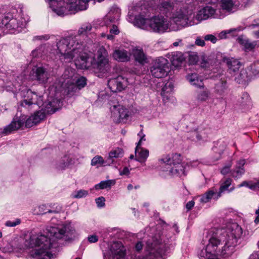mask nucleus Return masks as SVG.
Masks as SVG:
<instances>
[{
  "instance_id": "nucleus-16",
  "label": "nucleus",
  "mask_w": 259,
  "mask_h": 259,
  "mask_svg": "<svg viewBox=\"0 0 259 259\" xmlns=\"http://www.w3.org/2000/svg\"><path fill=\"white\" fill-rule=\"evenodd\" d=\"M75 75V70L74 69L67 68L62 75V79L64 80L62 81V85L69 90L70 84H73L74 82L75 78H77Z\"/></svg>"
},
{
  "instance_id": "nucleus-18",
  "label": "nucleus",
  "mask_w": 259,
  "mask_h": 259,
  "mask_svg": "<svg viewBox=\"0 0 259 259\" xmlns=\"http://www.w3.org/2000/svg\"><path fill=\"white\" fill-rule=\"evenodd\" d=\"M120 10L117 6H113L108 14L105 17L104 21L107 26L117 20L120 16Z\"/></svg>"
},
{
  "instance_id": "nucleus-43",
  "label": "nucleus",
  "mask_w": 259,
  "mask_h": 259,
  "mask_svg": "<svg viewBox=\"0 0 259 259\" xmlns=\"http://www.w3.org/2000/svg\"><path fill=\"white\" fill-rule=\"evenodd\" d=\"M248 70L251 73L252 77L259 74V62L252 64Z\"/></svg>"
},
{
  "instance_id": "nucleus-20",
  "label": "nucleus",
  "mask_w": 259,
  "mask_h": 259,
  "mask_svg": "<svg viewBox=\"0 0 259 259\" xmlns=\"http://www.w3.org/2000/svg\"><path fill=\"white\" fill-rule=\"evenodd\" d=\"M223 61L226 63L228 67L230 73H235L240 67V62L237 59L233 58H228L225 57Z\"/></svg>"
},
{
  "instance_id": "nucleus-38",
  "label": "nucleus",
  "mask_w": 259,
  "mask_h": 259,
  "mask_svg": "<svg viewBox=\"0 0 259 259\" xmlns=\"http://www.w3.org/2000/svg\"><path fill=\"white\" fill-rule=\"evenodd\" d=\"M215 194V192L213 190H209L201 196L200 201L203 203H207L210 200Z\"/></svg>"
},
{
  "instance_id": "nucleus-9",
  "label": "nucleus",
  "mask_w": 259,
  "mask_h": 259,
  "mask_svg": "<svg viewBox=\"0 0 259 259\" xmlns=\"http://www.w3.org/2000/svg\"><path fill=\"white\" fill-rule=\"evenodd\" d=\"M23 96L24 99L20 102V105L24 107L27 106H37L38 107L42 106V107H45L46 104L48 102V100L44 103L42 96L31 90H27L25 94L24 93Z\"/></svg>"
},
{
  "instance_id": "nucleus-8",
  "label": "nucleus",
  "mask_w": 259,
  "mask_h": 259,
  "mask_svg": "<svg viewBox=\"0 0 259 259\" xmlns=\"http://www.w3.org/2000/svg\"><path fill=\"white\" fill-rule=\"evenodd\" d=\"M162 170L172 176H185L184 163L181 162L180 155H166L160 159Z\"/></svg>"
},
{
  "instance_id": "nucleus-56",
  "label": "nucleus",
  "mask_w": 259,
  "mask_h": 259,
  "mask_svg": "<svg viewBox=\"0 0 259 259\" xmlns=\"http://www.w3.org/2000/svg\"><path fill=\"white\" fill-rule=\"evenodd\" d=\"M200 162L198 160H194L189 162V165L192 167H197L200 164Z\"/></svg>"
},
{
  "instance_id": "nucleus-10",
  "label": "nucleus",
  "mask_w": 259,
  "mask_h": 259,
  "mask_svg": "<svg viewBox=\"0 0 259 259\" xmlns=\"http://www.w3.org/2000/svg\"><path fill=\"white\" fill-rule=\"evenodd\" d=\"M168 69V61L167 59L160 57L154 60L151 67L152 76L156 78H161L167 74Z\"/></svg>"
},
{
  "instance_id": "nucleus-21",
  "label": "nucleus",
  "mask_w": 259,
  "mask_h": 259,
  "mask_svg": "<svg viewBox=\"0 0 259 259\" xmlns=\"http://www.w3.org/2000/svg\"><path fill=\"white\" fill-rule=\"evenodd\" d=\"M113 58L119 62H126L130 60V55L123 49L115 50L113 53Z\"/></svg>"
},
{
  "instance_id": "nucleus-55",
  "label": "nucleus",
  "mask_w": 259,
  "mask_h": 259,
  "mask_svg": "<svg viewBox=\"0 0 259 259\" xmlns=\"http://www.w3.org/2000/svg\"><path fill=\"white\" fill-rule=\"evenodd\" d=\"M145 140H146L145 136H142V137L140 138V140L138 142V143H137V145L136 146V151H137L138 148H139V146H141L142 141H145Z\"/></svg>"
},
{
  "instance_id": "nucleus-57",
  "label": "nucleus",
  "mask_w": 259,
  "mask_h": 259,
  "mask_svg": "<svg viewBox=\"0 0 259 259\" xmlns=\"http://www.w3.org/2000/svg\"><path fill=\"white\" fill-rule=\"evenodd\" d=\"M172 45L174 47H178L179 46H182L183 45V44H182V40L181 39H178L177 41L174 42L172 44Z\"/></svg>"
},
{
  "instance_id": "nucleus-59",
  "label": "nucleus",
  "mask_w": 259,
  "mask_h": 259,
  "mask_svg": "<svg viewBox=\"0 0 259 259\" xmlns=\"http://www.w3.org/2000/svg\"><path fill=\"white\" fill-rule=\"evenodd\" d=\"M248 185H249V182H246V181H244L239 185V187H243V186H245V187H247L248 186H249Z\"/></svg>"
},
{
  "instance_id": "nucleus-13",
  "label": "nucleus",
  "mask_w": 259,
  "mask_h": 259,
  "mask_svg": "<svg viewBox=\"0 0 259 259\" xmlns=\"http://www.w3.org/2000/svg\"><path fill=\"white\" fill-rule=\"evenodd\" d=\"M127 79L122 76L119 75L116 78L110 79L108 85L113 92H120L127 85Z\"/></svg>"
},
{
  "instance_id": "nucleus-36",
  "label": "nucleus",
  "mask_w": 259,
  "mask_h": 259,
  "mask_svg": "<svg viewBox=\"0 0 259 259\" xmlns=\"http://www.w3.org/2000/svg\"><path fill=\"white\" fill-rule=\"evenodd\" d=\"M243 30L241 27H239L236 28H233L227 30H224L221 32L218 36L220 39H224L227 37V34L233 33V35L235 34L236 32H238Z\"/></svg>"
},
{
  "instance_id": "nucleus-61",
  "label": "nucleus",
  "mask_w": 259,
  "mask_h": 259,
  "mask_svg": "<svg viewBox=\"0 0 259 259\" xmlns=\"http://www.w3.org/2000/svg\"><path fill=\"white\" fill-rule=\"evenodd\" d=\"M248 27L250 28H254L255 27H259V23L257 24H252L249 25Z\"/></svg>"
},
{
  "instance_id": "nucleus-58",
  "label": "nucleus",
  "mask_w": 259,
  "mask_h": 259,
  "mask_svg": "<svg viewBox=\"0 0 259 259\" xmlns=\"http://www.w3.org/2000/svg\"><path fill=\"white\" fill-rule=\"evenodd\" d=\"M130 173L129 169L127 167H125L123 168L122 171L121 172L120 175H128Z\"/></svg>"
},
{
  "instance_id": "nucleus-40",
  "label": "nucleus",
  "mask_w": 259,
  "mask_h": 259,
  "mask_svg": "<svg viewBox=\"0 0 259 259\" xmlns=\"http://www.w3.org/2000/svg\"><path fill=\"white\" fill-rule=\"evenodd\" d=\"M231 183L232 180L230 178H227L222 183L218 194L219 197L221 196L222 193L228 189V187L231 185Z\"/></svg>"
},
{
  "instance_id": "nucleus-23",
  "label": "nucleus",
  "mask_w": 259,
  "mask_h": 259,
  "mask_svg": "<svg viewBox=\"0 0 259 259\" xmlns=\"http://www.w3.org/2000/svg\"><path fill=\"white\" fill-rule=\"evenodd\" d=\"M245 163L244 159H240L237 162L235 169L232 172V176L235 179H239L244 174L245 170L243 165Z\"/></svg>"
},
{
  "instance_id": "nucleus-24",
  "label": "nucleus",
  "mask_w": 259,
  "mask_h": 259,
  "mask_svg": "<svg viewBox=\"0 0 259 259\" xmlns=\"http://www.w3.org/2000/svg\"><path fill=\"white\" fill-rule=\"evenodd\" d=\"M185 60V58L182 52H175L171 53L170 61L172 65L175 67L180 66Z\"/></svg>"
},
{
  "instance_id": "nucleus-54",
  "label": "nucleus",
  "mask_w": 259,
  "mask_h": 259,
  "mask_svg": "<svg viewBox=\"0 0 259 259\" xmlns=\"http://www.w3.org/2000/svg\"><path fill=\"white\" fill-rule=\"evenodd\" d=\"M194 204H195V202L193 200L190 201L186 204V208L188 210H191L193 207Z\"/></svg>"
},
{
  "instance_id": "nucleus-26",
  "label": "nucleus",
  "mask_w": 259,
  "mask_h": 259,
  "mask_svg": "<svg viewBox=\"0 0 259 259\" xmlns=\"http://www.w3.org/2000/svg\"><path fill=\"white\" fill-rule=\"evenodd\" d=\"M149 156V151L147 149L141 148L139 146L137 151L135 149L136 160L140 162H145Z\"/></svg>"
},
{
  "instance_id": "nucleus-28",
  "label": "nucleus",
  "mask_w": 259,
  "mask_h": 259,
  "mask_svg": "<svg viewBox=\"0 0 259 259\" xmlns=\"http://www.w3.org/2000/svg\"><path fill=\"white\" fill-rule=\"evenodd\" d=\"M227 146V143L224 140H220L218 141L213 148L215 152L218 153L217 158L214 161H217L221 158V155L223 153Z\"/></svg>"
},
{
  "instance_id": "nucleus-44",
  "label": "nucleus",
  "mask_w": 259,
  "mask_h": 259,
  "mask_svg": "<svg viewBox=\"0 0 259 259\" xmlns=\"http://www.w3.org/2000/svg\"><path fill=\"white\" fill-rule=\"evenodd\" d=\"M173 85L171 83H167L162 88L161 95L162 96H166V94L170 93L172 91Z\"/></svg>"
},
{
  "instance_id": "nucleus-30",
  "label": "nucleus",
  "mask_w": 259,
  "mask_h": 259,
  "mask_svg": "<svg viewBox=\"0 0 259 259\" xmlns=\"http://www.w3.org/2000/svg\"><path fill=\"white\" fill-rule=\"evenodd\" d=\"M203 89L197 92L196 99L199 102L206 101L210 98V92L206 88L202 87Z\"/></svg>"
},
{
  "instance_id": "nucleus-4",
  "label": "nucleus",
  "mask_w": 259,
  "mask_h": 259,
  "mask_svg": "<svg viewBox=\"0 0 259 259\" xmlns=\"http://www.w3.org/2000/svg\"><path fill=\"white\" fill-rule=\"evenodd\" d=\"M179 9L172 16V21L178 26L183 27L192 26L210 17L222 19L225 14L221 10H217L207 6L200 10L195 16L194 11L195 5L190 0L181 2L178 4Z\"/></svg>"
},
{
  "instance_id": "nucleus-1",
  "label": "nucleus",
  "mask_w": 259,
  "mask_h": 259,
  "mask_svg": "<svg viewBox=\"0 0 259 259\" xmlns=\"http://www.w3.org/2000/svg\"><path fill=\"white\" fill-rule=\"evenodd\" d=\"M61 59L67 62L73 60L75 66L82 69L92 68L105 73L110 71L108 53L103 47L97 52V58L89 55L85 47L78 37L61 40L58 45Z\"/></svg>"
},
{
  "instance_id": "nucleus-7",
  "label": "nucleus",
  "mask_w": 259,
  "mask_h": 259,
  "mask_svg": "<svg viewBox=\"0 0 259 259\" xmlns=\"http://www.w3.org/2000/svg\"><path fill=\"white\" fill-rule=\"evenodd\" d=\"M134 24L141 29L159 33H162L167 31L170 26L169 21L164 17L154 16L149 18L145 13L136 15Z\"/></svg>"
},
{
  "instance_id": "nucleus-39",
  "label": "nucleus",
  "mask_w": 259,
  "mask_h": 259,
  "mask_svg": "<svg viewBox=\"0 0 259 259\" xmlns=\"http://www.w3.org/2000/svg\"><path fill=\"white\" fill-rule=\"evenodd\" d=\"M109 31L111 34L106 35L105 33H102L101 36L102 37L107 36L108 39H112L114 37L113 34L116 35L119 32L117 26L115 24H113L112 27H110Z\"/></svg>"
},
{
  "instance_id": "nucleus-37",
  "label": "nucleus",
  "mask_w": 259,
  "mask_h": 259,
  "mask_svg": "<svg viewBox=\"0 0 259 259\" xmlns=\"http://www.w3.org/2000/svg\"><path fill=\"white\" fill-rule=\"evenodd\" d=\"M156 4L161 11L162 9H170L172 6V3L170 0H157Z\"/></svg>"
},
{
  "instance_id": "nucleus-25",
  "label": "nucleus",
  "mask_w": 259,
  "mask_h": 259,
  "mask_svg": "<svg viewBox=\"0 0 259 259\" xmlns=\"http://www.w3.org/2000/svg\"><path fill=\"white\" fill-rule=\"evenodd\" d=\"M186 78L191 85L198 88L203 87L202 80L199 77L197 73H193L188 74L186 76Z\"/></svg>"
},
{
  "instance_id": "nucleus-15",
  "label": "nucleus",
  "mask_w": 259,
  "mask_h": 259,
  "mask_svg": "<svg viewBox=\"0 0 259 259\" xmlns=\"http://www.w3.org/2000/svg\"><path fill=\"white\" fill-rule=\"evenodd\" d=\"M239 5V2L238 0H221L220 2L221 8L217 10H221V12L226 14V12L230 13L235 11Z\"/></svg>"
},
{
  "instance_id": "nucleus-29",
  "label": "nucleus",
  "mask_w": 259,
  "mask_h": 259,
  "mask_svg": "<svg viewBox=\"0 0 259 259\" xmlns=\"http://www.w3.org/2000/svg\"><path fill=\"white\" fill-rule=\"evenodd\" d=\"M123 156V151L120 148H117L111 150L109 153L108 157L106 160V162L108 164L113 163L114 161V158L121 157Z\"/></svg>"
},
{
  "instance_id": "nucleus-60",
  "label": "nucleus",
  "mask_w": 259,
  "mask_h": 259,
  "mask_svg": "<svg viewBox=\"0 0 259 259\" xmlns=\"http://www.w3.org/2000/svg\"><path fill=\"white\" fill-rule=\"evenodd\" d=\"M253 35L256 38H259V30L252 32Z\"/></svg>"
},
{
  "instance_id": "nucleus-46",
  "label": "nucleus",
  "mask_w": 259,
  "mask_h": 259,
  "mask_svg": "<svg viewBox=\"0 0 259 259\" xmlns=\"http://www.w3.org/2000/svg\"><path fill=\"white\" fill-rule=\"evenodd\" d=\"M45 47L44 46L39 47L31 52V56L33 58L40 57L42 56Z\"/></svg>"
},
{
  "instance_id": "nucleus-52",
  "label": "nucleus",
  "mask_w": 259,
  "mask_h": 259,
  "mask_svg": "<svg viewBox=\"0 0 259 259\" xmlns=\"http://www.w3.org/2000/svg\"><path fill=\"white\" fill-rule=\"evenodd\" d=\"M195 44L197 46L203 47L205 45V40L200 37H197L195 40Z\"/></svg>"
},
{
  "instance_id": "nucleus-49",
  "label": "nucleus",
  "mask_w": 259,
  "mask_h": 259,
  "mask_svg": "<svg viewBox=\"0 0 259 259\" xmlns=\"http://www.w3.org/2000/svg\"><path fill=\"white\" fill-rule=\"evenodd\" d=\"M232 166L231 162L228 163L227 165L224 166L221 169V172L222 174L225 175L230 171V168Z\"/></svg>"
},
{
  "instance_id": "nucleus-17",
  "label": "nucleus",
  "mask_w": 259,
  "mask_h": 259,
  "mask_svg": "<svg viewBox=\"0 0 259 259\" xmlns=\"http://www.w3.org/2000/svg\"><path fill=\"white\" fill-rule=\"evenodd\" d=\"M208 130H205L202 131L201 128H198L197 130L188 133L187 135V138L190 140L196 142H201L205 141L207 137V132Z\"/></svg>"
},
{
  "instance_id": "nucleus-22",
  "label": "nucleus",
  "mask_w": 259,
  "mask_h": 259,
  "mask_svg": "<svg viewBox=\"0 0 259 259\" xmlns=\"http://www.w3.org/2000/svg\"><path fill=\"white\" fill-rule=\"evenodd\" d=\"M132 53L137 62L142 64L147 62V56L142 49L134 48L132 50Z\"/></svg>"
},
{
  "instance_id": "nucleus-41",
  "label": "nucleus",
  "mask_w": 259,
  "mask_h": 259,
  "mask_svg": "<svg viewBox=\"0 0 259 259\" xmlns=\"http://www.w3.org/2000/svg\"><path fill=\"white\" fill-rule=\"evenodd\" d=\"M70 163L69 158L67 156H64L61 160L60 163L58 164L57 168L58 169H64L67 167Z\"/></svg>"
},
{
  "instance_id": "nucleus-31",
  "label": "nucleus",
  "mask_w": 259,
  "mask_h": 259,
  "mask_svg": "<svg viewBox=\"0 0 259 259\" xmlns=\"http://www.w3.org/2000/svg\"><path fill=\"white\" fill-rule=\"evenodd\" d=\"M237 40L238 43L244 47L246 51L252 50L256 46L255 42H251L248 39L243 38L242 36L238 37Z\"/></svg>"
},
{
  "instance_id": "nucleus-47",
  "label": "nucleus",
  "mask_w": 259,
  "mask_h": 259,
  "mask_svg": "<svg viewBox=\"0 0 259 259\" xmlns=\"http://www.w3.org/2000/svg\"><path fill=\"white\" fill-rule=\"evenodd\" d=\"M21 223V220L19 219H16L13 221H8L6 222L5 225L7 227H14Z\"/></svg>"
},
{
  "instance_id": "nucleus-27",
  "label": "nucleus",
  "mask_w": 259,
  "mask_h": 259,
  "mask_svg": "<svg viewBox=\"0 0 259 259\" xmlns=\"http://www.w3.org/2000/svg\"><path fill=\"white\" fill-rule=\"evenodd\" d=\"M87 84L86 78L83 76L79 77L78 78H75L74 82L70 84V90L68 92L75 91L77 89L80 90L83 88Z\"/></svg>"
},
{
  "instance_id": "nucleus-63",
  "label": "nucleus",
  "mask_w": 259,
  "mask_h": 259,
  "mask_svg": "<svg viewBox=\"0 0 259 259\" xmlns=\"http://www.w3.org/2000/svg\"><path fill=\"white\" fill-rule=\"evenodd\" d=\"M218 255H212L208 256L207 258V259H219L217 256Z\"/></svg>"
},
{
  "instance_id": "nucleus-34",
  "label": "nucleus",
  "mask_w": 259,
  "mask_h": 259,
  "mask_svg": "<svg viewBox=\"0 0 259 259\" xmlns=\"http://www.w3.org/2000/svg\"><path fill=\"white\" fill-rule=\"evenodd\" d=\"M227 87L225 80H221L215 84V92L220 95H223L227 90Z\"/></svg>"
},
{
  "instance_id": "nucleus-5",
  "label": "nucleus",
  "mask_w": 259,
  "mask_h": 259,
  "mask_svg": "<svg viewBox=\"0 0 259 259\" xmlns=\"http://www.w3.org/2000/svg\"><path fill=\"white\" fill-rule=\"evenodd\" d=\"M62 105V102L60 100L50 96L45 107H42L40 111L35 112L27 119L24 115L15 116L11 123L4 127L2 133L5 135L10 134L21 128L24 123L26 127H31L42 120L45 118L46 113H54L61 108Z\"/></svg>"
},
{
  "instance_id": "nucleus-35",
  "label": "nucleus",
  "mask_w": 259,
  "mask_h": 259,
  "mask_svg": "<svg viewBox=\"0 0 259 259\" xmlns=\"http://www.w3.org/2000/svg\"><path fill=\"white\" fill-rule=\"evenodd\" d=\"M115 184V180H109L107 181H101L99 184L95 186L96 189H104L107 188H110L111 186L114 185Z\"/></svg>"
},
{
  "instance_id": "nucleus-2",
  "label": "nucleus",
  "mask_w": 259,
  "mask_h": 259,
  "mask_svg": "<svg viewBox=\"0 0 259 259\" xmlns=\"http://www.w3.org/2000/svg\"><path fill=\"white\" fill-rule=\"evenodd\" d=\"M249 235L248 230L243 231L237 223H229L225 228L217 230L215 234L210 237L206 247L198 251V256L199 258H206L212 255L229 256L243 238Z\"/></svg>"
},
{
  "instance_id": "nucleus-12",
  "label": "nucleus",
  "mask_w": 259,
  "mask_h": 259,
  "mask_svg": "<svg viewBox=\"0 0 259 259\" xmlns=\"http://www.w3.org/2000/svg\"><path fill=\"white\" fill-rule=\"evenodd\" d=\"M30 76L33 80L40 83H45L49 78V73L43 66H35L30 72Z\"/></svg>"
},
{
  "instance_id": "nucleus-33",
  "label": "nucleus",
  "mask_w": 259,
  "mask_h": 259,
  "mask_svg": "<svg viewBox=\"0 0 259 259\" xmlns=\"http://www.w3.org/2000/svg\"><path fill=\"white\" fill-rule=\"evenodd\" d=\"M61 210L60 208L58 210H53L51 209H48L47 206L45 205H39L34 208L33 210V213L35 215H41L47 212L49 213H57L59 212Z\"/></svg>"
},
{
  "instance_id": "nucleus-45",
  "label": "nucleus",
  "mask_w": 259,
  "mask_h": 259,
  "mask_svg": "<svg viewBox=\"0 0 259 259\" xmlns=\"http://www.w3.org/2000/svg\"><path fill=\"white\" fill-rule=\"evenodd\" d=\"M89 194L88 191L85 190H79L74 191L72 194V197L74 198H81L86 197Z\"/></svg>"
},
{
  "instance_id": "nucleus-53",
  "label": "nucleus",
  "mask_w": 259,
  "mask_h": 259,
  "mask_svg": "<svg viewBox=\"0 0 259 259\" xmlns=\"http://www.w3.org/2000/svg\"><path fill=\"white\" fill-rule=\"evenodd\" d=\"M249 186H248V188L251 190H255L256 188H258V182L255 183H253L251 182H249Z\"/></svg>"
},
{
  "instance_id": "nucleus-11",
  "label": "nucleus",
  "mask_w": 259,
  "mask_h": 259,
  "mask_svg": "<svg viewBox=\"0 0 259 259\" xmlns=\"http://www.w3.org/2000/svg\"><path fill=\"white\" fill-rule=\"evenodd\" d=\"M110 110L112 117L116 122H124L129 116L128 110L118 103L112 105L110 107Z\"/></svg>"
},
{
  "instance_id": "nucleus-51",
  "label": "nucleus",
  "mask_w": 259,
  "mask_h": 259,
  "mask_svg": "<svg viewBox=\"0 0 259 259\" xmlns=\"http://www.w3.org/2000/svg\"><path fill=\"white\" fill-rule=\"evenodd\" d=\"M88 241L90 243H95L98 241V237L96 235L89 236L88 237Z\"/></svg>"
},
{
  "instance_id": "nucleus-32",
  "label": "nucleus",
  "mask_w": 259,
  "mask_h": 259,
  "mask_svg": "<svg viewBox=\"0 0 259 259\" xmlns=\"http://www.w3.org/2000/svg\"><path fill=\"white\" fill-rule=\"evenodd\" d=\"M239 77L238 78L236 77L235 80L239 83L241 81H247L250 80L252 78V75L247 69H242L239 73Z\"/></svg>"
},
{
  "instance_id": "nucleus-3",
  "label": "nucleus",
  "mask_w": 259,
  "mask_h": 259,
  "mask_svg": "<svg viewBox=\"0 0 259 259\" xmlns=\"http://www.w3.org/2000/svg\"><path fill=\"white\" fill-rule=\"evenodd\" d=\"M47 235L42 234H33L25 241L26 248H32L30 255L35 259H51L53 254L49 251L53 245V238H64L69 240L74 236L75 230L70 223L58 224L46 229Z\"/></svg>"
},
{
  "instance_id": "nucleus-62",
  "label": "nucleus",
  "mask_w": 259,
  "mask_h": 259,
  "mask_svg": "<svg viewBox=\"0 0 259 259\" xmlns=\"http://www.w3.org/2000/svg\"><path fill=\"white\" fill-rule=\"evenodd\" d=\"M138 136L141 138L142 136H145V135L143 133V130L142 129L140 132L138 133Z\"/></svg>"
},
{
  "instance_id": "nucleus-50",
  "label": "nucleus",
  "mask_w": 259,
  "mask_h": 259,
  "mask_svg": "<svg viewBox=\"0 0 259 259\" xmlns=\"http://www.w3.org/2000/svg\"><path fill=\"white\" fill-rule=\"evenodd\" d=\"M105 198L103 197H100L96 199V203L98 207H101L105 205Z\"/></svg>"
},
{
  "instance_id": "nucleus-64",
  "label": "nucleus",
  "mask_w": 259,
  "mask_h": 259,
  "mask_svg": "<svg viewBox=\"0 0 259 259\" xmlns=\"http://www.w3.org/2000/svg\"><path fill=\"white\" fill-rule=\"evenodd\" d=\"M133 185L132 184L128 185V186H127V189L128 190H131L133 189Z\"/></svg>"
},
{
  "instance_id": "nucleus-42",
  "label": "nucleus",
  "mask_w": 259,
  "mask_h": 259,
  "mask_svg": "<svg viewBox=\"0 0 259 259\" xmlns=\"http://www.w3.org/2000/svg\"><path fill=\"white\" fill-rule=\"evenodd\" d=\"M107 163L101 156L97 155L93 158L91 160V165L96 166L98 164L103 165Z\"/></svg>"
},
{
  "instance_id": "nucleus-19",
  "label": "nucleus",
  "mask_w": 259,
  "mask_h": 259,
  "mask_svg": "<svg viewBox=\"0 0 259 259\" xmlns=\"http://www.w3.org/2000/svg\"><path fill=\"white\" fill-rule=\"evenodd\" d=\"M92 29V25L90 23H85L81 25V26L79 28L77 32V35L74 36H69L66 38H63L61 39L57 44V46L58 47V43L62 39H67L69 38H73L75 37H78L80 39V41L83 44V45L86 47V46L82 40L81 39V35H86L89 32L91 31Z\"/></svg>"
},
{
  "instance_id": "nucleus-48",
  "label": "nucleus",
  "mask_w": 259,
  "mask_h": 259,
  "mask_svg": "<svg viewBox=\"0 0 259 259\" xmlns=\"http://www.w3.org/2000/svg\"><path fill=\"white\" fill-rule=\"evenodd\" d=\"M204 39L206 41H210L213 44H215L218 41V38L212 34H207L206 35Z\"/></svg>"
},
{
  "instance_id": "nucleus-6",
  "label": "nucleus",
  "mask_w": 259,
  "mask_h": 259,
  "mask_svg": "<svg viewBox=\"0 0 259 259\" xmlns=\"http://www.w3.org/2000/svg\"><path fill=\"white\" fill-rule=\"evenodd\" d=\"M145 243L144 254L135 255L133 259H165L169 250V240L163 234H155L149 236L147 240L138 241L135 245V250L140 252Z\"/></svg>"
},
{
  "instance_id": "nucleus-14",
  "label": "nucleus",
  "mask_w": 259,
  "mask_h": 259,
  "mask_svg": "<svg viewBox=\"0 0 259 259\" xmlns=\"http://www.w3.org/2000/svg\"><path fill=\"white\" fill-rule=\"evenodd\" d=\"M111 259H125L126 256L125 248L120 242H113L110 248ZM106 259L104 256V258Z\"/></svg>"
}]
</instances>
